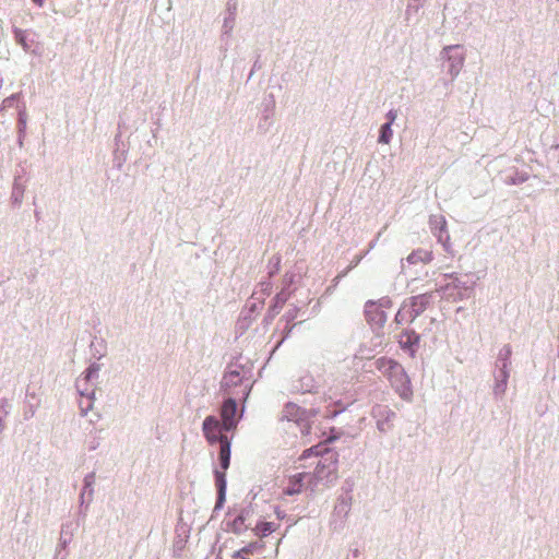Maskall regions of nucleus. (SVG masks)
<instances>
[{
  "mask_svg": "<svg viewBox=\"0 0 559 559\" xmlns=\"http://www.w3.org/2000/svg\"><path fill=\"white\" fill-rule=\"evenodd\" d=\"M374 364L376 368L388 378L395 393L402 400L411 401L413 388L411 378L404 367L397 360L390 357H380Z\"/></svg>",
  "mask_w": 559,
  "mask_h": 559,
  "instance_id": "1",
  "label": "nucleus"
},
{
  "mask_svg": "<svg viewBox=\"0 0 559 559\" xmlns=\"http://www.w3.org/2000/svg\"><path fill=\"white\" fill-rule=\"evenodd\" d=\"M252 385L251 370L238 364H230L223 376L221 390L224 395H231V393L241 394L243 392L246 393V399H248Z\"/></svg>",
  "mask_w": 559,
  "mask_h": 559,
  "instance_id": "2",
  "label": "nucleus"
},
{
  "mask_svg": "<svg viewBox=\"0 0 559 559\" xmlns=\"http://www.w3.org/2000/svg\"><path fill=\"white\" fill-rule=\"evenodd\" d=\"M433 293H424L405 298L395 313L393 322L396 325L413 323L430 306Z\"/></svg>",
  "mask_w": 559,
  "mask_h": 559,
  "instance_id": "3",
  "label": "nucleus"
},
{
  "mask_svg": "<svg viewBox=\"0 0 559 559\" xmlns=\"http://www.w3.org/2000/svg\"><path fill=\"white\" fill-rule=\"evenodd\" d=\"M229 448L228 444L224 447L217 456V465L213 469L215 487H216V501L213 512L219 511L224 508L226 502L227 492V478L226 472L229 468Z\"/></svg>",
  "mask_w": 559,
  "mask_h": 559,
  "instance_id": "4",
  "label": "nucleus"
},
{
  "mask_svg": "<svg viewBox=\"0 0 559 559\" xmlns=\"http://www.w3.org/2000/svg\"><path fill=\"white\" fill-rule=\"evenodd\" d=\"M202 432L206 441L213 445L218 443V453L224 449L226 444H228L229 448V459L231 457V438L227 437V432L225 430V426L221 423V420L214 416L209 415L204 418L202 423Z\"/></svg>",
  "mask_w": 559,
  "mask_h": 559,
  "instance_id": "5",
  "label": "nucleus"
},
{
  "mask_svg": "<svg viewBox=\"0 0 559 559\" xmlns=\"http://www.w3.org/2000/svg\"><path fill=\"white\" fill-rule=\"evenodd\" d=\"M511 356L512 347L509 344L503 345L497 356L496 370L493 372V394L496 397L502 396L506 392L510 377L509 366L511 365Z\"/></svg>",
  "mask_w": 559,
  "mask_h": 559,
  "instance_id": "6",
  "label": "nucleus"
},
{
  "mask_svg": "<svg viewBox=\"0 0 559 559\" xmlns=\"http://www.w3.org/2000/svg\"><path fill=\"white\" fill-rule=\"evenodd\" d=\"M246 393L241 392L231 393V395H224V401L219 407L221 423L225 426L226 431H234L239 423L240 415L238 414V403L245 402Z\"/></svg>",
  "mask_w": 559,
  "mask_h": 559,
  "instance_id": "7",
  "label": "nucleus"
},
{
  "mask_svg": "<svg viewBox=\"0 0 559 559\" xmlns=\"http://www.w3.org/2000/svg\"><path fill=\"white\" fill-rule=\"evenodd\" d=\"M338 453L333 449H324L314 468L316 477L332 484L337 478Z\"/></svg>",
  "mask_w": 559,
  "mask_h": 559,
  "instance_id": "8",
  "label": "nucleus"
},
{
  "mask_svg": "<svg viewBox=\"0 0 559 559\" xmlns=\"http://www.w3.org/2000/svg\"><path fill=\"white\" fill-rule=\"evenodd\" d=\"M370 416L376 421L377 429L381 433H388L394 428V420L397 415L388 405L376 404L372 406Z\"/></svg>",
  "mask_w": 559,
  "mask_h": 559,
  "instance_id": "9",
  "label": "nucleus"
},
{
  "mask_svg": "<svg viewBox=\"0 0 559 559\" xmlns=\"http://www.w3.org/2000/svg\"><path fill=\"white\" fill-rule=\"evenodd\" d=\"M308 414L309 412H306V408L292 402H288L284 407V417L289 421H295L304 436H308L311 432L310 424L306 423Z\"/></svg>",
  "mask_w": 559,
  "mask_h": 559,
  "instance_id": "10",
  "label": "nucleus"
},
{
  "mask_svg": "<svg viewBox=\"0 0 559 559\" xmlns=\"http://www.w3.org/2000/svg\"><path fill=\"white\" fill-rule=\"evenodd\" d=\"M252 503L241 508L234 520L224 521L225 531L231 532L236 535H241L247 530L251 528L250 524H246V521L253 514Z\"/></svg>",
  "mask_w": 559,
  "mask_h": 559,
  "instance_id": "11",
  "label": "nucleus"
},
{
  "mask_svg": "<svg viewBox=\"0 0 559 559\" xmlns=\"http://www.w3.org/2000/svg\"><path fill=\"white\" fill-rule=\"evenodd\" d=\"M75 388L78 393L86 399V402L81 401L79 406L82 416H86L88 411L93 408L95 400V386L83 378H78L75 381Z\"/></svg>",
  "mask_w": 559,
  "mask_h": 559,
  "instance_id": "12",
  "label": "nucleus"
},
{
  "mask_svg": "<svg viewBox=\"0 0 559 559\" xmlns=\"http://www.w3.org/2000/svg\"><path fill=\"white\" fill-rule=\"evenodd\" d=\"M397 342L404 353L415 357L419 348L420 335L414 329L406 328L401 331Z\"/></svg>",
  "mask_w": 559,
  "mask_h": 559,
  "instance_id": "13",
  "label": "nucleus"
},
{
  "mask_svg": "<svg viewBox=\"0 0 559 559\" xmlns=\"http://www.w3.org/2000/svg\"><path fill=\"white\" fill-rule=\"evenodd\" d=\"M453 292L452 294H448L447 300L450 301H462L464 299H468L474 294V288L476 285V281L466 280L464 281L462 277L456 281H452Z\"/></svg>",
  "mask_w": 559,
  "mask_h": 559,
  "instance_id": "14",
  "label": "nucleus"
},
{
  "mask_svg": "<svg viewBox=\"0 0 559 559\" xmlns=\"http://www.w3.org/2000/svg\"><path fill=\"white\" fill-rule=\"evenodd\" d=\"M443 53L447 60L443 61L442 67L452 78H455L462 69L464 58L454 46L444 48Z\"/></svg>",
  "mask_w": 559,
  "mask_h": 559,
  "instance_id": "15",
  "label": "nucleus"
},
{
  "mask_svg": "<svg viewBox=\"0 0 559 559\" xmlns=\"http://www.w3.org/2000/svg\"><path fill=\"white\" fill-rule=\"evenodd\" d=\"M289 296L290 292H287L286 288H282V290L274 296L262 320L264 328H267L273 322L274 318L280 313Z\"/></svg>",
  "mask_w": 559,
  "mask_h": 559,
  "instance_id": "16",
  "label": "nucleus"
},
{
  "mask_svg": "<svg viewBox=\"0 0 559 559\" xmlns=\"http://www.w3.org/2000/svg\"><path fill=\"white\" fill-rule=\"evenodd\" d=\"M364 314H365L367 323L373 330H381L384 328L386 319H388L385 311L380 309L377 306L368 308V300L365 302V306H364Z\"/></svg>",
  "mask_w": 559,
  "mask_h": 559,
  "instance_id": "17",
  "label": "nucleus"
},
{
  "mask_svg": "<svg viewBox=\"0 0 559 559\" xmlns=\"http://www.w3.org/2000/svg\"><path fill=\"white\" fill-rule=\"evenodd\" d=\"M251 299L252 301H248L246 309L241 311L240 317L237 321V328L239 330L245 331L250 326L254 313L263 305V301H255L253 296L251 297Z\"/></svg>",
  "mask_w": 559,
  "mask_h": 559,
  "instance_id": "18",
  "label": "nucleus"
},
{
  "mask_svg": "<svg viewBox=\"0 0 559 559\" xmlns=\"http://www.w3.org/2000/svg\"><path fill=\"white\" fill-rule=\"evenodd\" d=\"M72 537H73V523L72 522L63 523L61 525L60 538H59V543L56 548L55 556L62 557V555H64L66 552L69 554L68 548L72 542Z\"/></svg>",
  "mask_w": 559,
  "mask_h": 559,
  "instance_id": "19",
  "label": "nucleus"
},
{
  "mask_svg": "<svg viewBox=\"0 0 559 559\" xmlns=\"http://www.w3.org/2000/svg\"><path fill=\"white\" fill-rule=\"evenodd\" d=\"M293 389L295 392L299 393H318L317 381L310 373H306L301 376L297 381L294 382Z\"/></svg>",
  "mask_w": 559,
  "mask_h": 559,
  "instance_id": "20",
  "label": "nucleus"
},
{
  "mask_svg": "<svg viewBox=\"0 0 559 559\" xmlns=\"http://www.w3.org/2000/svg\"><path fill=\"white\" fill-rule=\"evenodd\" d=\"M308 473H297L289 477L287 486L284 488V493L287 496H295L300 493L305 488V480Z\"/></svg>",
  "mask_w": 559,
  "mask_h": 559,
  "instance_id": "21",
  "label": "nucleus"
},
{
  "mask_svg": "<svg viewBox=\"0 0 559 559\" xmlns=\"http://www.w3.org/2000/svg\"><path fill=\"white\" fill-rule=\"evenodd\" d=\"M261 106L263 109L258 128L260 130L266 131L270 126L269 119L272 117L275 107L274 96L270 94L267 97L263 99Z\"/></svg>",
  "mask_w": 559,
  "mask_h": 559,
  "instance_id": "22",
  "label": "nucleus"
},
{
  "mask_svg": "<svg viewBox=\"0 0 559 559\" xmlns=\"http://www.w3.org/2000/svg\"><path fill=\"white\" fill-rule=\"evenodd\" d=\"M343 489L345 490V495H342L337 498V502L334 507V515L338 516V518H346L347 514L349 513V510H350V504H352V496H350V491H352V488L348 487V488H344Z\"/></svg>",
  "mask_w": 559,
  "mask_h": 559,
  "instance_id": "23",
  "label": "nucleus"
},
{
  "mask_svg": "<svg viewBox=\"0 0 559 559\" xmlns=\"http://www.w3.org/2000/svg\"><path fill=\"white\" fill-rule=\"evenodd\" d=\"M26 181L22 180L21 175H14V181L11 193V201L14 206H20L26 188Z\"/></svg>",
  "mask_w": 559,
  "mask_h": 559,
  "instance_id": "24",
  "label": "nucleus"
},
{
  "mask_svg": "<svg viewBox=\"0 0 559 559\" xmlns=\"http://www.w3.org/2000/svg\"><path fill=\"white\" fill-rule=\"evenodd\" d=\"M12 32L16 44H19L24 51H31L32 45L35 43V40L31 37L29 32L19 27H13Z\"/></svg>",
  "mask_w": 559,
  "mask_h": 559,
  "instance_id": "25",
  "label": "nucleus"
},
{
  "mask_svg": "<svg viewBox=\"0 0 559 559\" xmlns=\"http://www.w3.org/2000/svg\"><path fill=\"white\" fill-rule=\"evenodd\" d=\"M433 260L432 251L418 248L413 250L408 257L406 258L407 263L417 264L418 262H423L425 264L430 263Z\"/></svg>",
  "mask_w": 559,
  "mask_h": 559,
  "instance_id": "26",
  "label": "nucleus"
},
{
  "mask_svg": "<svg viewBox=\"0 0 559 559\" xmlns=\"http://www.w3.org/2000/svg\"><path fill=\"white\" fill-rule=\"evenodd\" d=\"M433 235L438 238V241L442 243L444 250L447 252L450 251V236L447 230V223L444 218L438 223V225L433 228Z\"/></svg>",
  "mask_w": 559,
  "mask_h": 559,
  "instance_id": "27",
  "label": "nucleus"
},
{
  "mask_svg": "<svg viewBox=\"0 0 559 559\" xmlns=\"http://www.w3.org/2000/svg\"><path fill=\"white\" fill-rule=\"evenodd\" d=\"M277 527L278 524H275L274 522L259 521L251 531L255 536L263 538L275 532Z\"/></svg>",
  "mask_w": 559,
  "mask_h": 559,
  "instance_id": "28",
  "label": "nucleus"
},
{
  "mask_svg": "<svg viewBox=\"0 0 559 559\" xmlns=\"http://www.w3.org/2000/svg\"><path fill=\"white\" fill-rule=\"evenodd\" d=\"M530 178L528 173L524 170L514 169L511 174H507L503 177V181L510 186H519L527 181Z\"/></svg>",
  "mask_w": 559,
  "mask_h": 559,
  "instance_id": "29",
  "label": "nucleus"
},
{
  "mask_svg": "<svg viewBox=\"0 0 559 559\" xmlns=\"http://www.w3.org/2000/svg\"><path fill=\"white\" fill-rule=\"evenodd\" d=\"M107 344L104 338L94 337L90 344V350L93 358L99 360L106 355Z\"/></svg>",
  "mask_w": 559,
  "mask_h": 559,
  "instance_id": "30",
  "label": "nucleus"
},
{
  "mask_svg": "<svg viewBox=\"0 0 559 559\" xmlns=\"http://www.w3.org/2000/svg\"><path fill=\"white\" fill-rule=\"evenodd\" d=\"M94 484H95V472H91L85 475V477L83 479V488H82V491L87 493V506H90V503L93 500Z\"/></svg>",
  "mask_w": 559,
  "mask_h": 559,
  "instance_id": "31",
  "label": "nucleus"
},
{
  "mask_svg": "<svg viewBox=\"0 0 559 559\" xmlns=\"http://www.w3.org/2000/svg\"><path fill=\"white\" fill-rule=\"evenodd\" d=\"M100 370V365L97 362H92L80 376L86 381L91 382L94 385V381L98 379Z\"/></svg>",
  "mask_w": 559,
  "mask_h": 559,
  "instance_id": "32",
  "label": "nucleus"
},
{
  "mask_svg": "<svg viewBox=\"0 0 559 559\" xmlns=\"http://www.w3.org/2000/svg\"><path fill=\"white\" fill-rule=\"evenodd\" d=\"M393 136L392 126L389 123L381 124L379 129L378 143L389 144Z\"/></svg>",
  "mask_w": 559,
  "mask_h": 559,
  "instance_id": "33",
  "label": "nucleus"
},
{
  "mask_svg": "<svg viewBox=\"0 0 559 559\" xmlns=\"http://www.w3.org/2000/svg\"><path fill=\"white\" fill-rule=\"evenodd\" d=\"M324 449H328V448L324 447L323 443H318L316 445H312L302 451L299 460H307L310 456H321L323 454Z\"/></svg>",
  "mask_w": 559,
  "mask_h": 559,
  "instance_id": "34",
  "label": "nucleus"
},
{
  "mask_svg": "<svg viewBox=\"0 0 559 559\" xmlns=\"http://www.w3.org/2000/svg\"><path fill=\"white\" fill-rule=\"evenodd\" d=\"M235 21H236L235 16L225 15L223 27H222V29H223L222 40H225L226 38H228L230 36L231 31L235 26Z\"/></svg>",
  "mask_w": 559,
  "mask_h": 559,
  "instance_id": "35",
  "label": "nucleus"
},
{
  "mask_svg": "<svg viewBox=\"0 0 559 559\" xmlns=\"http://www.w3.org/2000/svg\"><path fill=\"white\" fill-rule=\"evenodd\" d=\"M264 548V544L260 540L250 542L248 545L240 548V552L250 556L261 551Z\"/></svg>",
  "mask_w": 559,
  "mask_h": 559,
  "instance_id": "36",
  "label": "nucleus"
},
{
  "mask_svg": "<svg viewBox=\"0 0 559 559\" xmlns=\"http://www.w3.org/2000/svg\"><path fill=\"white\" fill-rule=\"evenodd\" d=\"M373 306H377L382 310L390 309L393 306V300L389 296L381 297L378 300L369 299L368 308H371Z\"/></svg>",
  "mask_w": 559,
  "mask_h": 559,
  "instance_id": "37",
  "label": "nucleus"
},
{
  "mask_svg": "<svg viewBox=\"0 0 559 559\" xmlns=\"http://www.w3.org/2000/svg\"><path fill=\"white\" fill-rule=\"evenodd\" d=\"M353 265H349L344 271H342L338 275H336L332 280V284L325 289L324 295H330L335 289V287L338 285L340 281L347 275V273L352 270Z\"/></svg>",
  "mask_w": 559,
  "mask_h": 559,
  "instance_id": "38",
  "label": "nucleus"
},
{
  "mask_svg": "<svg viewBox=\"0 0 559 559\" xmlns=\"http://www.w3.org/2000/svg\"><path fill=\"white\" fill-rule=\"evenodd\" d=\"M20 97L21 93H14L7 97L0 106V112L4 111L7 108L13 107L19 102Z\"/></svg>",
  "mask_w": 559,
  "mask_h": 559,
  "instance_id": "39",
  "label": "nucleus"
},
{
  "mask_svg": "<svg viewBox=\"0 0 559 559\" xmlns=\"http://www.w3.org/2000/svg\"><path fill=\"white\" fill-rule=\"evenodd\" d=\"M342 431L335 427H331L329 430V433L326 435L324 441L322 442L324 445L328 443H333L334 441L338 440L342 436Z\"/></svg>",
  "mask_w": 559,
  "mask_h": 559,
  "instance_id": "40",
  "label": "nucleus"
},
{
  "mask_svg": "<svg viewBox=\"0 0 559 559\" xmlns=\"http://www.w3.org/2000/svg\"><path fill=\"white\" fill-rule=\"evenodd\" d=\"M300 312V308L297 306H294L293 308L288 309L285 314L281 318V320H284L288 323H294V320L298 317Z\"/></svg>",
  "mask_w": 559,
  "mask_h": 559,
  "instance_id": "41",
  "label": "nucleus"
},
{
  "mask_svg": "<svg viewBox=\"0 0 559 559\" xmlns=\"http://www.w3.org/2000/svg\"><path fill=\"white\" fill-rule=\"evenodd\" d=\"M86 496H87V493L81 491L80 497H79V500H80L79 516L83 518V519L86 516V511L88 508L87 500L85 499Z\"/></svg>",
  "mask_w": 559,
  "mask_h": 559,
  "instance_id": "42",
  "label": "nucleus"
},
{
  "mask_svg": "<svg viewBox=\"0 0 559 559\" xmlns=\"http://www.w3.org/2000/svg\"><path fill=\"white\" fill-rule=\"evenodd\" d=\"M297 324L298 323H288V322L285 323V326H284V329L282 331V338L278 341L277 346L282 345L284 343V341L289 337L292 331L294 330V328Z\"/></svg>",
  "mask_w": 559,
  "mask_h": 559,
  "instance_id": "43",
  "label": "nucleus"
},
{
  "mask_svg": "<svg viewBox=\"0 0 559 559\" xmlns=\"http://www.w3.org/2000/svg\"><path fill=\"white\" fill-rule=\"evenodd\" d=\"M10 411L11 404L9 403L8 399H0V418H5L10 414Z\"/></svg>",
  "mask_w": 559,
  "mask_h": 559,
  "instance_id": "44",
  "label": "nucleus"
},
{
  "mask_svg": "<svg viewBox=\"0 0 559 559\" xmlns=\"http://www.w3.org/2000/svg\"><path fill=\"white\" fill-rule=\"evenodd\" d=\"M26 128V112L25 109L19 111L17 118V130L20 135L25 131Z\"/></svg>",
  "mask_w": 559,
  "mask_h": 559,
  "instance_id": "45",
  "label": "nucleus"
},
{
  "mask_svg": "<svg viewBox=\"0 0 559 559\" xmlns=\"http://www.w3.org/2000/svg\"><path fill=\"white\" fill-rule=\"evenodd\" d=\"M306 479H307V486H306V488H307V489H309L310 491H314V490H316V488H317V486H318V484H319L320 481H322L321 479H319V478H317V477H316V474H314V473H313V474H309V473H308V477H307Z\"/></svg>",
  "mask_w": 559,
  "mask_h": 559,
  "instance_id": "46",
  "label": "nucleus"
},
{
  "mask_svg": "<svg viewBox=\"0 0 559 559\" xmlns=\"http://www.w3.org/2000/svg\"><path fill=\"white\" fill-rule=\"evenodd\" d=\"M238 1L227 0L225 15L235 16L237 14Z\"/></svg>",
  "mask_w": 559,
  "mask_h": 559,
  "instance_id": "47",
  "label": "nucleus"
},
{
  "mask_svg": "<svg viewBox=\"0 0 559 559\" xmlns=\"http://www.w3.org/2000/svg\"><path fill=\"white\" fill-rule=\"evenodd\" d=\"M346 409V407L344 406H341V403L338 402L337 405H335L334 408L328 411L325 417L326 418H330V419H333L335 418L337 415H340L341 413H343L344 411Z\"/></svg>",
  "mask_w": 559,
  "mask_h": 559,
  "instance_id": "48",
  "label": "nucleus"
},
{
  "mask_svg": "<svg viewBox=\"0 0 559 559\" xmlns=\"http://www.w3.org/2000/svg\"><path fill=\"white\" fill-rule=\"evenodd\" d=\"M281 265V259L280 258H273L270 262V270L269 275L270 277L274 276L280 271Z\"/></svg>",
  "mask_w": 559,
  "mask_h": 559,
  "instance_id": "49",
  "label": "nucleus"
},
{
  "mask_svg": "<svg viewBox=\"0 0 559 559\" xmlns=\"http://www.w3.org/2000/svg\"><path fill=\"white\" fill-rule=\"evenodd\" d=\"M453 287L454 286L452 285V281H451L450 283H447L445 285H442L439 288H437V292L443 294L447 298L448 294L454 293Z\"/></svg>",
  "mask_w": 559,
  "mask_h": 559,
  "instance_id": "50",
  "label": "nucleus"
},
{
  "mask_svg": "<svg viewBox=\"0 0 559 559\" xmlns=\"http://www.w3.org/2000/svg\"><path fill=\"white\" fill-rule=\"evenodd\" d=\"M397 118V110L396 109H390L386 115L385 119L386 121L384 123L393 124Z\"/></svg>",
  "mask_w": 559,
  "mask_h": 559,
  "instance_id": "51",
  "label": "nucleus"
},
{
  "mask_svg": "<svg viewBox=\"0 0 559 559\" xmlns=\"http://www.w3.org/2000/svg\"><path fill=\"white\" fill-rule=\"evenodd\" d=\"M295 274H285L284 276V287L287 292H289V286L294 283Z\"/></svg>",
  "mask_w": 559,
  "mask_h": 559,
  "instance_id": "52",
  "label": "nucleus"
},
{
  "mask_svg": "<svg viewBox=\"0 0 559 559\" xmlns=\"http://www.w3.org/2000/svg\"><path fill=\"white\" fill-rule=\"evenodd\" d=\"M306 412H309V414L307 415L306 423L311 425L312 419L318 415L319 411L316 408H310V409H306Z\"/></svg>",
  "mask_w": 559,
  "mask_h": 559,
  "instance_id": "53",
  "label": "nucleus"
},
{
  "mask_svg": "<svg viewBox=\"0 0 559 559\" xmlns=\"http://www.w3.org/2000/svg\"><path fill=\"white\" fill-rule=\"evenodd\" d=\"M35 414V406L33 404L28 405V408L24 412V419H29Z\"/></svg>",
  "mask_w": 559,
  "mask_h": 559,
  "instance_id": "54",
  "label": "nucleus"
},
{
  "mask_svg": "<svg viewBox=\"0 0 559 559\" xmlns=\"http://www.w3.org/2000/svg\"><path fill=\"white\" fill-rule=\"evenodd\" d=\"M259 58H260V55H258V57H257V59H255V61H254V63L252 66V69H251V71L249 73V76H248V80H250L252 78L253 73L261 68V66L259 63Z\"/></svg>",
  "mask_w": 559,
  "mask_h": 559,
  "instance_id": "55",
  "label": "nucleus"
},
{
  "mask_svg": "<svg viewBox=\"0 0 559 559\" xmlns=\"http://www.w3.org/2000/svg\"><path fill=\"white\" fill-rule=\"evenodd\" d=\"M443 276L445 278H450L451 281H456V280L461 278V276H459V274L455 273V272H453V273H445V274H443Z\"/></svg>",
  "mask_w": 559,
  "mask_h": 559,
  "instance_id": "56",
  "label": "nucleus"
},
{
  "mask_svg": "<svg viewBox=\"0 0 559 559\" xmlns=\"http://www.w3.org/2000/svg\"><path fill=\"white\" fill-rule=\"evenodd\" d=\"M275 514H276L277 519H280V520H283L286 516V513L284 511H282L280 508L275 509Z\"/></svg>",
  "mask_w": 559,
  "mask_h": 559,
  "instance_id": "57",
  "label": "nucleus"
},
{
  "mask_svg": "<svg viewBox=\"0 0 559 559\" xmlns=\"http://www.w3.org/2000/svg\"><path fill=\"white\" fill-rule=\"evenodd\" d=\"M247 555H245V552H240V549L236 550L234 554H233V559H241V557H246Z\"/></svg>",
  "mask_w": 559,
  "mask_h": 559,
  "instance_id": "58",
  "label": "nucleus"
},
{
  "mask_svg": "<svg viewBox=\"0 0 559 559\" xmlns=\"http://www.w3.org/2000/svg\"><path fill=\"white\" fill-rule=\"evenodd\" d=\"M261 285H262V286H264L262 289H263L264 292H266L267 294H270V290H271V288H272L271 283H270V282H263V283H261Z\"/></svg>",
  "mask_w": 559,
  "mask_h": 559,
  "instance_id": "59",
  "label": "nucleus"
},
{
  "mask_svg": "<svg viewBox=\"0 0 559 559\" xmlns=\"http://www.w3.org/2000/svg\"><path fill=\"white\" fill-rule=\"evenodd\" d=\"M25 174H26V170L24 167L20 166V169H16L15 171V175H21L22 176V180H26L24 177H25Z\"/></svg>",
  "mask_w": 559,
  "mask_h": 559,
  "instance_id": "60",
  "label": "nucleus"
},
{
  "mask_svg": "<svg viewBox=\"0 0 559 559\" xmlns=\"http://www.w3.org/2000/svg\"><path fill=\"white\" fill-rule=\"evenodd\" d=\"M124 160H126L124 158L120 159L118 156L115 157V162H116V165H117L118 168H121L122 163Z\"/></svg>",
  "mask_w": 559,
  "mask_h": 559,
  "instance_id": "61",
  "label": "nucleus"
},
{
  "mask_svg": "<svg viewBox=\"0 0 559 559\" xmlns=\"http://www.w3.org/2000/svg\"><path fill=\"white\" fill-rule=\"evenodd\" d=\"M37 7L43 8L46 0H32Z\"/></svg>",
  "mask_w": 559,
  "mask_h": 559,
  "instance_id": "62",
  "label": "nucleus"
},
{
  "mask_svg": "<svg viewBox=\"0 0 559 559\" xmlns=\"http://www.w3.org/2000/svg\"><path fill=\"white\" fill-rule=\"evenodd\" d=\"M320 309V302L318 301L313 307H312V313H317Z\"/></svg>",
  "mask_w": 559,
  "mask_h": 559,
  "instance_id": "63",
  "label": "nucleus"
},
{
  "mask_svg": "<svg viewBox=\"0 0 559 559\" xmlns=\"http://www.w3.org/2000/svg\"><path fill=\"white\" fill-rule=\"evenodd\" d=\"M53 559H68V552L61 556H55Z\"/></svg>",
  "mask_w": 559,
  "mask_h": 559,
  "instance_id": "64",
  "label": "nucleus"
}]
</instances>
